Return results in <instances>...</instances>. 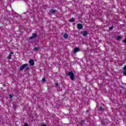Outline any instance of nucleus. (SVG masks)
<instances>
[{
    "label": "nucleus",
    "instance_id": "1",
    "mask_svg": "<svg viewBox=\"0 0 126 126\" xmlns=\"http://www.w3.org/2000/svg\"><path fill=\"white\" fill-rule=\"evenodd\" d=\"M25 68H26V70H29L30 69V68L28 66V64H24L21 66L20 67V70H23Z\"/></svg>",
    "mask_w": 126,
    "mask_h": 126
},
{
    "label": "nucleus",
    "instance_id": "2",
    "mask_svg": "<svg viewBox=\"0 0 126 126\" xmlns=\"http://www.w3.org/2000/svg\"><path fill=\"white\" fill-rule=\"evenodd\" d=\"M68 75L70 76V79H71V80H74V74L73 73V72L72 71L69 72L68 73Z\"/></svg>",
    "mask_w": 126,
    "mask_h": 126
},
{
    "label": "nucleus",
    "instance_id": "3",
    "mask_svg": "<svg viewBox=\"0 0 126 126\" xmlns=\"http://www.w3.org/2000/svg\"><path fill=\"white\" fill-rule=\"evenodd\" d=\"M36 37H38V35L36 33H33L32 34V36H30L29 38L30 40H32V39H34V38H36Z\"/></svg>",
    "mask_w": 126,
    "mask_h": 126
},
{
    "label": "nucleus",
    "instance_id": "4",
    "mask_svg": "<svg viewBox=\"0 0 126 126\" xmlns=\"http://www.w3.org/2000/svg\"><path fill=\"white\" fill-rule=\"evenodd\" d=\"M77 27L78 29H79V30H80L81 29H82V28H83V26L82 24H78L77 25Z\"/></svg>",
    "mask_w": 126,
    "mask_h": 126
},
{
    "label": "nucleus",
    "instance_id": "5",
    "mask_svg": "<svg viewBox=\"0 0 126 126\" xmlns=\"http://www.w3.org/2000/svg\"><path fill=\"white\" fill-rule=\"evenodd\" d=\"M29 63L32 66H33L35 64V63H34V60H33L32 59L30 60L29 61Z\"/></svg>",
    "mask_w": 126,
    "mask_h": 126
},
{
    "label": "nucleus",
    "instance_id": "6",
    "mask_svg": "<svg viewBox=\"0 0 126 126\" xmlns=\"http://www.w3.org/2000/svg\"><path fill=\"white\" fill-rule=\"evenodd\" d=\"M80 49L79 48L76 47L74 49V54H76L77 52H80Z\"/></svg>",
    "mask_w": 126,
    "mask_h": 126
},
{
    "label": "nucleus",
    "instance_id": "7",
    "mask_svg": "<svg viewBox=\"0 0 126 126\" xmlns=\"http://www.w3.org/2000/svg\"><path fill=\"white\" fill-rule=\"evenodd\" d=\"M98 112H101V113H103L104 111H105V109L103 108L101 106H99V107L98 109Z\"/></svg>",
    "mask_w": 126,
    "mask_h": 126
},
{
    "label": "nucleus",
    "instance_id": "8",
    "mask_svg": "<svg viewBox=\"0 0 126 126\" xmlns=\"http://www.w3.org/2000/svg\"><path fill=\"white\" fill-rule=\"evenodd\" d=\"M83 34V36H84V37H86V36H87L88 35V32L85 31L82 32Z\"/></svg>",
    "mask_w": 126,
    "mask_h": 126
},
{
    "label": "nucleus",
    "instance_id": "9",
    "mask_svg": "<svg viewBox=\"0 0 126 126\" xmlns=\"http://www.w3.org/2000/svg\"><path fill=\"white\" fill-rule=\"evenodd\" d=\"M11 55H13V52H11L9 53L7 58L8 60H11Z\"/></svg>",
    "mask_w": 126,
    "mask_h": 126
},
{
    "label": "nucleus",
    "instance_id": "10",
    "mask_svg": "<svg viewBox=\"0 0 126 126\" xmlns=\"http://www.w3.org/2000/svg\"><path fill=\"white\" fill-rule=\"evenodd\" d=\"M123 69V74H124V75H126V65L124 66Z\"/></svg>",
    "mask_w": 126,
    "mask_h": 126
},
{
    "label": "nucleus",
    "instance_id": "11",
    "mask_svg": "<svg viewBox=\"0 0 126 126\" xmlns=\"http://www.w3.org/2000/svg\"><path fill=\"white\" fill-rule=\"evenodd\" d=\"M80 124L82 125V126H84L86 125L85 124V120H81V122H80Z\"/></svg>",
    "mask_w": 126,
    "mask_h": 126
},
{
    "label": "nucleus",
    "instance_id": "12",
    "mask_svg": "<svg viewBox=\"0 0 126 126\" xmlns=\"http://www.w3.org/2000/svg\"><path fill=\"white\" fill-rule=\"evenodd\" d=\"M101 124L102 125V126H106V123H105V120H101Z\"/></svg>",
    "mask_w": 126,
    "mask_h": 126
},
{
    "label": "nucleus",
    "instance_id": "13",
    "mask_svg": "<svg viewBox=\"0 0 126 126\" xmlns=\"http://www.w3.org/2000/svg\"><path fill=\"white\" fill-rule=\"evenodd\" d=\"M50 13H52V14H55L56 13V10L51 9L50 10Z\"/></svg>",
    "mask_w": 126,
    "mask_h": 126
},
{
    "label": "nucleus",
    "instance_id": "14",
    "mask_svg": "<svg viewBox=\"0 0 126 126\" xmlns=\"http://www.w3.org/2000/svg\"><path fill=\"white\" fill-rule=\"evenodd\" d=\"M63 37L64 38V39H67L68 38V35H67V33H64Z\"/></svg>",
    "mask_w": 126,
    "mask_h": 126
},
{
    "label": "nucleus",
    "instance_id": "15",
    "mask_svg": "<svg viewBox=\"0 0 126 126\" xmlns=\"http://www.w3.org/2000/svg\"><path fill=\"white\" fill-rule=\"evenodd\" d=\"M70 22H74L75 21V19H74V18H71L69 21Z\"/></svg>",
    "mask_w": 126,
    "mask_h": 126
},
{
    "label": "nucleus",
    "instance_id": "16",
    "mask_svg": "<svg viewBox=\"0 0 126 126\" xmlns=\"http://www.w3.org/2000/svg\"><path fill=\"white\" fill-rule=\"evenodd\" d=\"M33 51L34 52H37V51H39V48H38V47H34L33 48Z\"/></svg>",
    "mask_w": 126,
    "mask_h": 126
},
{
    "label": "nucleus",
    "instance_id": "17",
    "mask_svg": "<svg viewBox=\"0 0 126 126\" xmlns=\"http://www.w3.org/2000/svg\"><path fill=\"white\" fill-rule=\"evenodd\" d=\"M121 39H122V37H121V36L119 35L117 36V41L121 40Z\"/></svg>",
    "mask_w": 126,
    "mask_h": 126
},
{
    "label": "nucleus",
    "instance_id": "18",
    "mask_svg": "<svg viewBox=\"0 0 126 126\" xmlns=\"http://www.w3.org/2000/svg\"><path fill=\"white\" fill-rule=\"evenodd\" d=\"M42 82H46V78H43L42 80Z\"/></svg>",
    "mask_w": 126,
    "mask_h": 126
},
{
    "label": "nucleus",
    "instance_id": "19",
    "mask_svg": "<svg viewBox=\"0 0 126 126\" xmlns=\"http://www.w3.org/2000/svg\"><path fill=\"white\" fill-rule=\"evenodd\" d=\"M12 94H9V98H10V99H12Z\"/></svg>",
    "mask_w": 126,
    "mask_h": 126
},
{
    "label": "nucleus",
    "instance_id": "20",
    "mask_svg": "<svg viewBox=\"0 0 126 126\" xmlns=\"http://www.w3.org/2000/svg\"><path fill=\"white\" fill-rule=\"evenodd\" d=\"M114 28L113 26L109 27V30H112Z\"/></svg>",
    "mask_w": 126,
    "mask_h": 126
},
{
    "label": "nucleus",
    "instance_id": "21",
    "mask_svg": "<svg viewBox=\"0 0 126 126\" xmlns=\"http://www.w3.org/2000/svg\"><path fill=\"white\" fill-rule=\"evenodd\" d=\"M13 16L14 18H15V19H17V16H15V15H13Z\"/></svg>",
    "mask_w": 126,
    "mask_h": 126
},
{
    "label": "nucleus",
    "instance_id": "22",
    "mask_svg": "<svg viewBox=\"0 0 126 126\" xmlns=\"http://www.w3.org/2000/svg\"><path fill=\"white\" fill-rule=\"evenodd\" d=\"M55 86L56 87H58V86H59V83H55Z\"/></svg>",
    "mask_w": 126,
    "mask_h": 126
},
{
    "label": "nucleus",
    "instance_id": "23",
    "mask_svg": "<svg viewBox=\"0 0 126 126\" xmlns=\"http://www.w3.org/2000/svg\"><path fill=\"white\" fill-rule=\"evenodd\" d=\"M13 107L14 109H16V108H17V105H13Z\"/></svg>",
    "mask_w": 126,
    "mask_h": 126
},
{
    "label": "nucleus",
    "instance_id": "24",
    "mask_svg": "<svg viewBox=\"0 0 126 126\" xmlns=\"http://www.w3.org/2000/svg\"><path fill=\"white\" fill-rule=\"evenodd\" d=\"M125 98H126V90H125Z\"/></svg>",
    "mask_w": 126,
    "mask_h": 126
},
{
    "label": "nucleus",
    "instance_id": "25",
    "mask_svg": "<svg viewBox=\"0 0 126 126\" xmlns=\"http://www.w3.org/2000/svg\"><path fill=\"white\" fill-rule=\"evenodd\" d=\"M89 110H87L86 111V113H89Z\"/></svg>",
    "mask_w": 126,
    "mask_h": 126
},
{
    "label": "nucleus",
    "instance_id": "26",
    "mask_svg": "<svg viewBox=\"0 0 126 126\" xmlns=\"http://www.w3.org/2000/svg\"><path fill=\"white\" fill-rule=\"evenodd\" d=\"M41 126H47L45 124H42Z\"/></svg>",
    "mask_w": 126,
    "mask_h": 126
}]
</instances>
